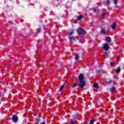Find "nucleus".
<instances>
[{
  "label": "nucleus",
  "mask_w": 124,
  "mask_h": 124,
  "mask_svg": "<svg viewBox=\"0 0 124 124\" xmlns=\"http://www.w3.org/2000/svg\"><path fill=\"white\" fill-rule=\"evenodd\" d=\"M78 78V81L79 82V87H80L82 89V90H85L84 87L87 86V83L86 80L84 79L85 78V77H84V75L80 74Z\"/></svg>",
  "instance_id": "1"
},
{
  "label": "nucleus",
  "mask_w": 124,
  "mask_h": 124,
  "mask_svg": "<svg viewBox=\"0 0 124 124\" xmlns=\"http://www.w3.org/2000/svg\"><path fill=\"white\" fill-rule=\"evenodd\" d=\"M77 31L78 34H81L82 35H84V34H85V31H84L82 28H78L77 30Z\"/></svg>",
  "instance_id": "2"
},
{
  "label": "nucleus",
  "mask_w": 124,
  "mask_h": 124,
  "mask_svg": "<svg viewBox=\"0 0 124 124\" xmlns=\"http://www.w3.org/2000/svg\"><path fill=\"white\" fill-rule=\"evenodd\" d=\"M12 120L14 122V123L18 122V116L16 115H13Z\"/></svg>",
  "instance_id": "3"
},
{
  "label": "nucleus",
  "mask_w": 124,
  "mask_h": 124,
  "mask_svg": "<svg viewBox=\"0 0 124 124\" xmlns=\"http://www.w3.org/2000/svg\"><path fill=\"white\" fill-rule=\"evenodd\" d=\"M103 48L105 51H108L109 50V45L108 44H105Z\"/></svg>",
  "instance_id": "4"
},
{
  "label": "nucleus",
  "mask_w": 124,
  "mask_h": 124,
  "mask_svg": "<svg viewBox=\"0 0 124 124\" xmlns=\"http://www.w3.org/2000/svg\"><path fill=\"white\" fill-rule=\"evenodd\" d=\"M109 31H105L104 30H102L100 31L101 33H102L103 34H105V35H108V32Z\"/></svg>",
  "instance_id": "5"
},
{
  "label": "nucleus",
  "mask_w": 124,
  "mask_h": 124,
  "mask_svg": "<svg viewBox=\"0 0 124 124\" xmlns=\"http://www.w3.org/2000/svg\"><path fill=\"white\" fill-rule=\"evenodd\" d=\"M73 33H74V30L73 29H72V30H70L68 32V34L69 35H72V34H73Z\"/></svg>",
  "instance_id": "6"
},
{
  "label": "nucleus",
  "mask_w": 124,
  "mask_h": 124,
  "mask_svg": "<svg viewBox=\"0 0 124 124\" xmlns=\"http://www.w3.org/2000/svg\"><path fill=\"white\" fill-rule=\"evenodd\" d=\"M70 40L71 42H73V41H75V40H76V37H75V36L70 37Z\"/></svg>",
  "instance_id": "7"
},
{
  "label": "nucleus",
  "mask_w": 124,
  "mask_h": 124,
  "mask_svg": "<svg viewBox=\"0 0 124 124\" xmlns=\"http://www.w3.org/2000/svg\"><path fill=\"white\" fill-rule=\"evenodd\" d=\"M117 24H116V23H114L111 25V28L112 29V30H115Z\"/></svg>",
  "instance_id": "8"
},
{
  "label": "nucleus",
  "mask_w": 124,
  "mask_h": 124,
  "mask_svg": "<svg viewBox=\"0 0 124 124\" xmlns=\"http://www.w3.org/2000/svg\"><path fill=\"white\" fill-rule=\"evenodd\" d=\"M105 5H109L110 4V1L109 0H106L105 1Z\"/></svg>",
  "instance_id": "9"
},
{
  "label": "nucleus",
  "mask_w": 124,
  "mask_h": 124,
  "mask_svg": "<svg viewBox=\"0 0 124 124\" xmlns=\"http://www.w3.org/2000/svg\"><path fill=\"white\" fill-rule=\"evenodd\" d=\"M82 19H83V15H80L78 17L77 20L80 21Z\"/></svg>",
  "instance_id": "10"
},
{
  "label": "nucleus",
  "mask_w": 124,
  "mask_h": 124,
  "mask_svg": "<svg viewBox=\"0 0 124 124\" xmlns=\"http://www.w3.org/2000/svg\"><path fill=\"white\" fill-rule=\"evenodd\" d=\"M106 40L107 42H110L111 41V38L109 37H107L106 38Z\"/></svg>",
  "instance_id": "11"
},
{
  "label": "nucleus",
  "mask_w": 124,
  "mask_h": 124,
  "mask_svg": "<svg viewBox=\"0 0 124 124\" xmlns=\"http://www.w3.org/2000/svg\"><path fill=\"white\" fill-rule=\"evenodd\" d=\"M110 91L111 93H115V92H116V89L115 87H113L112 88L110 89Z\"/></svg>",
  "instance_id": "12"
},
{
  "label": "nucleus",
  "mask_w": 124,
  "mask_h": 124,
  "mask_svg": "<svg viewBox=\"0 0 124 124\" xmlns=\"http://www.w3.org/2000/svg\"><path fill=\"white\" fill-rule=\"evenodd\" d=\"M105 13H103L101 16V19H104V18H105Z\"/></svg>",
  "instance_id": "13"
},
{
  "label": "nucleus",
  "mask_w": 124,
  "mask_h": 124,
  "mask_svg": "<svg viewBox=\"0 0 124 124\" xmlns=\"http://www.w3.org/2000/svg\"><path fill=\"white\" fill-rule=\"evenodd\" d=\"M121 72V68L120 67H118L116 69V73H120V72Z\"/></svg>",
  "instance_id": "14"
},
{
  "label": "nucleus",
  "mask_w": 124,
  "mask_h": 124,
  "mask_svg": "<svg viewBox=\"0 0 124 124\" xmlns=\"http://www.w3.org/2000/svg\"><path fill=\"white\" fill-rule=\"evenodd\" d=\"M94 123V119H92L90 120V124H93Z\"/></svg>",
  "instance_id": "15"
},
{
  "label": "nucleus",
  "mask_w": 124,
  "mask_h": 124,
  "mask_svg": "<svg viewBox=\"0 0 124 124\" xmlns=\"http://www.w3.org/2000/svg\"><path fill=\"white\" fill-rule=\"evenodd\" d=\"M94 88H95L96 89H98V84L97 83H94L93 84Z\"/></svg>",
  "instance_id": "16"
},
{
  "label": "nucleus",
  "mask_w": 124,
  "mask_h": 124,
  "mask_svg": "<svg viewBox=\"0 0 124 124\" xmlns=\"http://www.w3.org/2000/svg\"><path fill=\"white\" fill-rule=\"evenodd\" d=\"M64 88V86L62 85L61 87L60 88L59 91H60V92H62V91H63Z\"/></svg>",
  "instance_id": "17"
},
{
  "label": "nucleus",
  "mask_w": 124,
  "mask_h": 124,
  "mask_svg": "<svg viewBox=\"0 0 124 124\" xmlns=\"http://www.w3.org/2000/svg\"><path fill=\"white\" fill-rule=\"evenodd\" d=\"M75 60H76V61H78V60H79V55H76L75 56Z\"/></svg>",
  "instance_id": "18"
},
{
  "label": "nucleus",
  "mask_w": 124,
  "mask_h": 124,
  "mask_svg": "<svg viewBox=\"0 0 124 124\" xmlns=\"http://www.w3.org/2000/svg\"><path fill=\"white\" fill-rule=\"evenodd\" d=\"M114 64H115V62H111L110 63V66H111V67H114Z\"/></svg>",
  "instance_id": "19"
},
{
  "label": "nucleus",
  "mask_w": 124,
  "mask_h": 124,
  "mask_svg": "<svg viewBox=\"0 0 124 124\" xmlns=\"http://www.w3.org/2000/svg\"><path fill=\"white\" fill-rule=\"evenodd\" d=\"M93 11H94V12H95L96 14H98V10H97V9H94Z\"/></svg>",
  "instance_id": "20"
},
{
  "label": "nucleus",
  "mask_w": 124,
  "mask_h": 124,
  "mask_svg": "<svg viewBox=\"0 0 124 124\" xmlns=\"http://www.w3.org/2000/svg\"><path fill=\"white\" fill-rule=\"evenodd\" d=\"M113 0L114 4H117V2H118V0Z\"/></svg>",
  "instance_id": "21"
},
{
  "label": "nucleus",
  "mask_w": 124,
  "mask_h": 124,
  "mask_svg": "<svg viewBox=\"0 0 124 124\" xmlns=\"http://www.w3.org/2000/svg\"><path fill=\"white\" fill-rule=\"evenodd\" d=\"M74 87H77L78 86V84L77 83H74Z\"/></svg>",
  "instance_id": "22"
},
{
  "label": "nucleus",
  "mask_w": 124,
  "mask_h": 124,
  "mask_svg": "<svg viewBox=\"0 0 124 124\" xmlns=\"http://www.w3.org/2000/svg\"><path fill=\"white\" fill-rule=\"evenodd\" d=\"M69 124H75V122L74 121H72L69 123Z\"/></svg>",
  "instance_id": "23"
},
{
  "label": "nucleus",
  "mask_w": 124,
  "mask_h": 124,
  "mask_svg": "<svg viewBox=\"0 0 124 124\" xmlns=\"http://www.w3.org/2000/svg\"><path fill=\"white\" fill-rule=\"evenodd\" d=\"M77 22H78V21L77 20H75V21H74V23L75 24H76V23H77Z\"/></svg>",
  "instance_id": "24"
},
{
  "label": "nucleus",
  "mask_w": 124,
  "mask_h": 124,
  "mask_svg": "<svg viewBox=\"0 0 124 124\" xmlns=\"http://www.w3.org/2000/svg\"><path fill=\"white\" fill-rule=\"evenodd\" d=\"M111 80H109V81H107V83H111Z\"/></svg>",
  "instance_id": "25"
},
{
  "label": "nucleus",
  "mask_w": 124,
  "mask_h": 124,
  "mask_svg": "<svg viewBox=\"0 0 124 124\" xmlns=\"http://www.w3.org/2000/svg\"><path fill=\"white\" fill-rule=\"evenodd\" d=\"M41 124H45V123H44V122H42V123H41Z\"/></svg>",
  "instance_id": "26"
},
{
  "label": "nucleus",
  "mask_w": 124,
  "mask_h": 124,
  "mask_svg": "<svg viewBox=\"0 0 124 124\" xmlns=\"http://www.w3.org/2000/svg\"><path fill=\"white\" fill-rule=\"evenodd\" d=\"M37 31H40V29H37Z\"/></svg>",
  "instance_id": "27"
},
{
  "label": "nucleus",
  "mask_w": 124,
  "mask_h": 124,
  "mask_svg": "<svg viewBox=\"0 0 124 124\" xmlns=\"http://www.w3.org/2000/svg\"><path fill=\"white\" fill-rule=\"evenodd\" d=\"M119 61V58H118L117 61Z\"/></svg>",
  "instance_id": "28"
}]
</instances>
